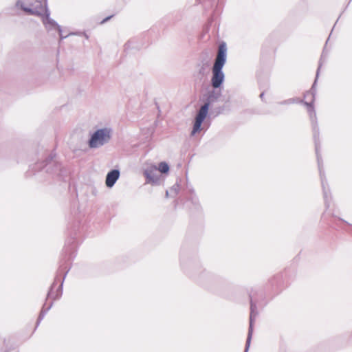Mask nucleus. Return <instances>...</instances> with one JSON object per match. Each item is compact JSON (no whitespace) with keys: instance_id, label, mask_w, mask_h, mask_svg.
Returning a JSON list of instances; mask_svg holds the SVG:
<instances>
[{"instance_id":"obj_1","label":"nucleus","mask_w":352,"mask_h":352,"mask_svg":"<svg viewBox=\"0 0 352 352\" xmlns=\"http://www.w3.org/2000/svg\"><path fill=\"white\" fill-rule=\"evenodd\" d=\"M226 60V47L224 43L219 46L217 56L212 67L211 83L214 88H219L224 81L225 76L222 68Z\"/></svg>"},{"instance_id":"obj_2","label":"nucleus","mask_w":352,"mask_h":352,"mask_svg":"<svg viewBox=\"0 0 352 352\" xmlns=\"http://www.w3.org/2000/svg\"><path fill=\"white\" fill-rule=\"evenodd\" d=\"M28 6L21 0H17L15 4L26 13L31 15L43 16L49 10L47 8L46 0H28Z\"/></svg>"},{"instance_id":"obj_3","label":"nucleus","mask_w":352,"mask_h":352,"mask_svg":"<svg viewBox=\"0 0 352 352\" xmlns=\"http://www.w3.org/2000/svg\"><path fill=\"white\" fill-rule=\"evenodd\" d=\"M112 137V129L104 127L98 129L90 135L88 146L90 148H98L108 144Z\"/></svg>"},{"instance_id":"obj_4","label":"nucleus","mask_w":352,"mask_h":352,"mask_svg":"<svg viewBox=\"0 0 352 352\" xmlns=\"http://www.w3.org/2000/svg\"><path fill=\"white\" fill-rule=\"evenodd\" d=\"M66 269H67V266H64L63 263L60 264V265L58 268V274L54 279V283H52V285L51 286L50 290L49 291V292L47 294L48 298H52V299L55 300L61 296V295L63 294L62 287H63V281H64V279L65 278L67 273L68 272V270L65 272V274L61 280L60 284L56 289V292H54V289L56 287L57 281H58L60 280L59 275H60V274L63 273Z\"/></svg>"},{"instance_id":"obj_5","label":"nucleus","mask_w":352,"mask_h":352,"mask_svg":"<svg viewBox=\"0 0 352 352\" xmlns=\"http://www.w3.org/2000/svg\"><path fill=\"white\" fill-rule=\"evenodd\" d=\"M144 175L146 178V184L154 186L160 185L162 180V177L155 165L152 164L146 167L144 170Z\"/></svg>"},{"instance_id":"obj_6","label":"nucleus","mask_w":352,"mask_h":352,"mask_svg":"<svg viewBox=\"0 0 352 352\" xmlns=\"http://www.w3.org/2000/svg\"><path fill=\"white\" fill-rule=\"evenodd\" d=\"M43 23L47 29L50 31L53 29H57L59 33H61V27L52 19L50 17V12H47L43 16Z\"/></svg>"},{"instance_id":"obj_7","label":"nucleus","mask_w":352,"mask_h":352,"mask_svg":"<svg viewBox=\"0 0 352 352\" xmlns=\"http://www.w3.org/2000/svg\"><path fill=\"white\" fill-rule=\"evenodd\" d=\"M120 177V170L114 169L109 172L106 177L105 184L109 188H111L114 186L117 180Z\"/></svg>"},{"instance_id":"obj_8","label":"nucleus","mask_w":352,"mask_h":352,"mask_svg":"<svg viewBox=\"0 0 352 352\" xmlns=\"http://www.w3.org/2000/svg\"><path fill=\"white\" fill-rule=\"evenodd\" d=\"M250 304H251V314H250V327H249L248 335V338H247V340H246L245 349L244 352L248 351V349H249V347L250 345L251 339H252V331H253V329H252V324H253L252 313L254 312V310L256 308V306H255V305H254L252 299L250 300Z\"/></svg>"},{"instance_id":"obj_9","label":"nucleus","mask_w":352,"mask_h":352,"mask_svg":"<svg viewBox=\"0 0 352 352\" xmlns=\"http://www.w3.org/2000/svg\"><path fill=\"white\" fill-rule=\"evenodd\" d=\"M209 108V103H206L199 109V131H201V126L205 120Z\"/></svg>"},{"instance_id":"obj_10","label":"nucleus","mask_w":352,"mask_h":352,"mask_svg":"<svg viewBox=\"0 0 352 352\" xmlns=\"http://www.w3.org/2000/svg\"><path fill=\"white\" fill-rule=\"evenodd\" d=\"M157 168L160 174L167 173L169 171V166L165 162H160Z\"/></svg>"},{"instance_id":"obj_11","label":"nucleus","mask_w":352,"mask_h":352,"mask_svg":"<svg viewBox=\"0 0 352 352\" xmlns=\"http://www.w3.org/2000/svg\"><path fill=\"white\" fill-rule=\"evenodd\" d=\"M52 306V302H51L50 305L48 307H47L46 308L45 307V306L43 307V309L41 311V313L39 314V316L38 318L36 326H38L39 324V323L41 322V321L44 318L45 314L50 309Z\"/></svg>"},{"instance_id":"obj_12","label":"nucleus","mask_w":352,"mask_h":352,"mask_svg":"<svg viewBox=\"0 0 352 352\" xmlns=\"http://www.w3.org/2000/svg\"><path fill=\"white\" fill-rule=\"evenodd\" d=\"M198 131V110L195 113V121L193 124V129L191 132V135H194Z\"/></svg>"},{"instance_id":"obj_13","label":"nucleus","mask_w":352,"mask_h":352,"mask_svg":"<svg viewBox=\"0 0 352 352\" xmlns=\"http://www.w3.org/2000/svg\"><path fill=\"white\" fill-rule=\"evenodd\" d=\"M313 99L311 100L310 102H305V104L307 107L308 111L311 113H314V107H313Z\"/></svg>"},{"instance_id":"obj_14","label":"nucleus","mask_w":352,"mask_h":352,"mask_svg":"<svg viewBox=\"0 0 352 352\" xmlns=\"http://www.w3.org/2000/svg\"><path fill=\"white\" fill-rule=\"evenodd\" d=\"M55 166L56 168H59V166L56 164L55 162L53 161L52 158L50 157L46 160L45 166Z\"/></svg>"},{"instance_id":"obj_15","label":"nucleus","mask_w":352,"mask_h":352,"mask_svg":"<svg viewBox=\"0 0 352 352\" xmlns=\"http://www.w3.org/2000/svg\"><path fill=\"white\" fill-rule=\"evenodd\" d=\"M59 34H60V39H61V40H63V39H64V38H67V36H69V35L77 34V33H73V32H72V33H69V34H67V35L64 36V35H63V34H62V32H61V33H59Z\"/></svg>"},{"instance_id":"obj_16","label":"nucleus","mask_w":352,"mask_h":352,"mask_svg":"<svg viewBox=\"0 0 352 352\" xmlns=\"http://www.w3.org/2000/svg\"><path fill=\"white\" fill-rule=\"evenodd\" d=\"M111 17V16H108V17H107V18L104 19L102 21V22H101V23H104L107 22V21H108Z\"/></svg>"},{"instance_id":"obj_17","label":"nucleus","mask_w":352,"mask_h":352,"mask_svg":"<svg viewBox=\"0 0 352 352\" xmlns=\"http://www.w3.org/2000/svg\"><path fill=\"white\" fill-rule=\"evenodd\" d=\"M307 96H311L312 98H314V94L311 91L307 92V94L305 95V97H307Z\"/></svg>"},{"instance_id":"obj_18","label":"nucleus","mask_w":352,"mask_h":352,"mask_svg":"<svg viewBox=\"0 0 352 352\" xmlns=\"http://www.w3.org/2000/svg\"><path fill=\"white\" fill-rule=\"evenodd\" d=\"M175 192V193H176V188L173 187L172 188H170V191H173Z\"/></svg>"},{"instance_id":"obj_19","label":"nucleus","mask_w":352,"mask_h":352,"mask_svg":"<svg viewBox=\"0 0 352 352\" xmlns=\"http://www.w3.org/2000/svg\"><path fill=\"white\" fill-rule=\"evenodd\" d=\"M168 194H169V192H168V190H166V197H168Z\"/></svg>"},{"instance_id":"obj_20","label":"nucleus","mask_w":352,"mask_h":352,"mask_svg":"<svg viewBox=\"0 0 352 352\" xmlns=\"http://www.w3.org/2000/svg\"><path fill=\"white\" fill-rule=\"evenodd\" d=\"M35 166H36V167H37V166H39V168H41V166H40V164H36Z\"/></svg>"},{"instance_id":"obj_21","label":"nucleus","mask_w":352,"mask_h":352,"mask_svg":"<svg viewBox=\"0 0 352 352\" xmlns=\"http://www.w3.org/2000/svg\"><path fill=\"white\" fill-rule=\"evenodd\" d=\"M85 36L87 38H88V36L87 34H85Z\"/></svg>"}]
</instances>
